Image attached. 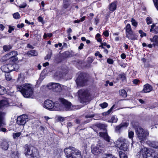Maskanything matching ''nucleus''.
<instances>
[{
  "label": "nucleus",
  "mask_w": 158,
  "mask_h": 158,
  "mask_svg": "<svg viewBox=\"0 0 158 158\" xmlns=\"http://www.w3.org/2000/svg\"><path fill=\"white\" fill-rule=\"evenodd\" d=\"M119 94L120 96L123 97H126L127 96L126 91L124 89L121 90L119 91Z\"/></svg>",
  "instance_id": "c85d7f7f"
},
{
  "label": "nucleus",
  "mask_w": 158,
  "mask_h": 158,
  "mask_svg": "<svg viewBox=\"0 0 158 158\" xmlns=\"http://www.w3.org/2000/svg\"><path fill=\"white\" fill-rule=\"evenodd\" d=\"M102 158H116L114 156L112 155L105 154H103Z\"/></svg>",
  "instance_id": "c756f323"
},
{
  "label": "nucleus",
  "mask_w": 158,
  "mask_h": 158,
  "mask_svg": "<svg viewBox=\"0 0 158 158\" xmlns=\"http://www.w3.org/2000/svg\"><path fill=\"white\" fill-rule=\"evenodd\" d=\"M13 154L15 155H16V156L17 158H19V153L18 152H14Z\"/></svg>",
  "instance_id": "0e129e2a"
},
{
  "label": "nucleus",
  "mask_w": 158,
  "mask_h": 158,
  "mask_svg": "<svg viewBox=\"0 0 158 158\" xmlns=\"http://www.w3.org/2000/svg\"><path fill=\"white\" fill-rule=\"evenodd\" d=\"M28 120V116L25 114H23L18 117L16 123L20 126H24Z\"/></svg>",
  "instance_id": "9d476101"
},
{
  "label": "nucleus",
  "mask_w": 158,
  "mask_h": 158,
  "mask_svg": "<svg viewBox=\"0 0 158 158\" xmlns=\"http://www.w3.org/2000/svg\"><path fill=\"white\" fill-rule=\"evenodd\" d=\"M71 3V0H64L63 7L64 9L67 8L70 5Z\"/></svg>",
  "instance_id": "b1692460"
},
{
  "label": "nucleus",
  "mask_w": 158,
  "mask_h": 158,
  "mask_svg": "<svg viewBox=\"0 0 158 158\" xmlns=\"http://www.w3.org/2000/svg\"><path fill=\"white\" fill-rule=\"evenodd\" d=\"M76 83L78 86H83L85 85V84L86 82L85 79L83 74L81 73L79 75L76 80Z\"/></svg>",
  "instance_id": "f8f14e48"
},
{
  "label": "nucleus",
  "mask_w": 158,
  "mask_h": 158,
  "mask_svg": "<svg viewBox=\"0 0 158 158\" xmlns=\"http://www.w3.org/2000/svg\"><path fill=\"white\" fill-rule=\"evenodd\" d=\"M6 79L8 81H10L11 79V76L9 74L5 75Z\"/></svg>",
  "instance_id": "49530a36"
},
{
  "label": "nucleus",
  "mask_w": 158,
  "mask_h": 158,
  "mask_svg": "<svg viewBox=\"0 0 158 158\" xmlns=\"http://www.w3.org/2000/svg\"><path fill=\"white\" fill-rule=\"evenodd\" d=\"M134 135V133L133 131H129L128 132V136L131 139L132 138Z\"/></svg>",
  "instance_id": "c03bdc74"
},
{
  "label": "nucleus",
  "mask_w": 158,
  "mask_h": 158,
  "mask_svg": "<svg viewBox=\"0 0 158 158\" xmlns=\"http://www.w3.org/2000/svg\"><path fill=\"white\" fill-rule=\"evenodd\" d=\"M21 135V133L20 132L14 133L13 134V137L14 139L19 137Z\"/></svg>",
  "instance_id": "a19ab883"
},
{
  "label": "nucleus",
  "mask_w": 158,
  "mask_h": 158,
  "mask_svg": "<svg viewBox=\"0 0 158 158\" xmlns=\"http://www.w3.org/2000/svg\"><path fill=\"white\" fill-rule=\"evenodd\" d=\"M10 99L6 98L0 101V108L3 107H7L10 104Z\"/></svg>",
  "instance_id": "2eb2a0df"
},
{
  "label": "nucleus",
  "mask_w": 158,
  "mask_h": 158,
  "mask_svg": "<svg viewBox=\"0 0 158 158\" xmlns=\"http://www.w3.org/2000/svg\"><path fill=\"white\" fill-rule=\"evenodd\" d=\"M97 126L100 129H102L104 130L106 129V128L107 127V126L105 124L99 123L97 125Z\"/></svg>",
  "instance_id": "2f4dec72"
},
{
  "label": "nucleus",
  "mask_w": 158,
  "mask_h": 158,
  "mask_svg": "<svg viewBox=\"0 0 158 158\" xmlns=\"http://www.w3.org/2000/svg\"><path fill=\"white\" fill-rule=\"evenodd\" d=\"M24 148V153L26 156H30L31 157H34L39 155V153L37 149L34 147L26 145Z\"/></svg>",
  "instance_id": "39448f33"
},
{
  "label": "nucleus",
  "mask_w": 158,
  "mask_h": 158,
  "mask_svg": "<svg viewBox=\"0 0 158 158\" xmlns=\"http://www.w3.org/2000/svg\"><path fill=\"white\" fill-rule=\"evenodd\" d=\"M47 86L49 89H55L57 92H60L62 90L61 86L59 83H51L48 84Z\"/></svg>",
  "instance_id": "9b49d317"
},
{
  "label": "nucleus",
  "mask_w": 158,
  "mask_h": 158,
  "mask_svg": "<svg viewBox=\"0 0 158 158\" xmlns=\"http://www.w3.org/2000/svg\"><path fill=\"white\" fill-rule=\"evenodd\" d=\"M84 45L83 43H81L80 44V46L78 47V48L79 49H82L83 48Z\"/></svg>",
  "instance_id": "338daca9"
},
{
  "label": "nucleus",
  "mask_w": 158,
  "mask_h": 158,
  "mask_svg": "<svg viewBox=\"0 0 158 158\" xmlns=\"http://www.w3.org/2000/svg\"><path fill=\"white\" fill-rule=\"evenodd\" d=\"M95 55L96 56H98V57L100 58H101L102 57V55L100 53V52L98 51L95 53Z\"/></svg>",
  "instance_id": "3c124183"
},
{
  "label": "nucleus",
  "mask_w": 158,
  "mask_h": 158,
  "mask_svg": "<svg viewBox=\"0 0 158 158\" xmlns=\"http://www.w3.org/2000/svg\"><path fill=\"white\" fill-rule=\"evenodd\" d=\"M44 128L42 126H40L39 128V130L40 131H41V134H42L44 133Z\"/></svg>",
  "instance_id": "603ef678"
},
{
  "label": "nucleus",
  "mask_w": 158,
  "mask_h": 158,
  "mask_svg": "<svg viewBox=\"0 0 158 158\" xmlns=\"http://www.w3.org/2000/svg\"><path fill=\"white\" fill-rule=\"evenodd\" d=\"M67 158H82L80 152L73 147L66 148L64 150Z\"/></svg>",
  "instance_id": "7ed1b4c3"
},
{
  "label": "nucleus",
  "mask_w": 158,
  "mask_h": 158,
  "mask_svg": "<svg viewBox=\"0 0 158 158\" xmlns=\"http://www.w3.org/2000/svg\"><path fill=\"white\" fill-rule=\"evenodd\" d=\"M147 144L150 147L155 148H158V141H156L148 140Z\"/></svg>",
  "instance_id": "f3484780"
},
{
  "label": "nucleus",
  "mask_w": 158,
  "mask_h": 158,
  "mask_svg": "<svg viewBox=\"0 0 158 158\" xmlns=\"http://www.w3.org/2000/svg\"><path fill=\"white\" fill-rule=\"evenodd\" d=\"M27 77V75L25 73H22L18 75L17 81L19 83H22L24 82V80Z\"/></svg>",
  "instance_id": "4468645a"
},
{
  "label": "nucleus",
  "mask_w": 158,
  "mask_h": 158,
  "mask_svg": "<svg viewBox=\"0 0 158 158\" xmlns=\"http://www.w3.org/2000/svg\"><path fill=\"white\" fill-rule=\"evenodd\" d=\"M38 20L39 22H41L42 24L44 23L43 19L41 16H39L38 18Z\"/></svg>",
  "instance_id": "5fc2aeb1"
},
{
  "label": "nucleus",
  "mask_w": 158,
  "mask_h": 158,
  "mask_svg": "<svg viewBox=\"0 0 158 158\" xmlns=\"http://www.w3.org/2000/svg\"><path fill=\"white\" fill-rule=\"evenodd\" d=\"M99 135L101 137L103 138L107 142L110 143H113L112 140L108 136L106 132H100L99 133Z\"/></svg>",
  "instance_id": "dca6fc26"
},
{
  "label": "nucleus",
  "mask_w": 158,
  "mask_h": 158,
  "mask_svg": "<svg viewBox=\"0 0 158 158\" xmlns=\"http://www.w3.org/2000/svg\"><path fill=\"white\" fill-rule=\"evenodd\" d=\"M126 33L131 31H132L131 25L129 24H127L126 27Z\"/></svg>",
  "instance_id": "7c9ffc66"
},
{
  "label": "nucleus",
  "mask_w": 158,
  "mask_h": 158,
  "mask_svg": "<svg viewBox=\"0 0 158 158\" xmlns=\"http://www.w3.org/2000/svg\"><path fill=\"white\" fill-rule=\"evenodd\" d=\"M132 25L135 27H137V23L135 19L132 18L131 19Z\"/></svg>",
  "instance_id": "37998d69"
},
{
  "label": "nucleus",
  "mask_w": 158,
  "mask_h": 158,
  "mask_svg": "<svg viewBox=\"0 0 158 158\" xmlns=\"http://www.w3.org/2000/svg\"><path fill=\"white\" fill-rule=\"evenodd\" d=\"M3 48L5 51H7L11 49L12 47L10 45H6L3 46Z\"/></svg>",
  "instance_id": "c9c22d12"
},
{
  "label": "nucleus",
  "mask_w": 158,
  "mask_h": 158,
  "mask_svg": "<svg viewBox=\"0 0 158 158\" xmlns=\"http://www.w3.org/2000/svg\"><path fill=\"white\" fill-rule=\"evenodd\" d=\"M108 104L106 102H104L100 104V106L102 108H106Z\"/></svg>",
  "instance_id": "a18cd8bd"
},
{
  "label": "nucleus",
  "mask_w": 158,
  "mask_h": 158,
  "mask_svg": "<svg viewBox=\"0 0 158 158\" xmlns=\"http://www.w3.org/2000/svg\"><path fill=\"white\" fill-rule=\"evenodd\" d=\"M156 8L158 10V0H153Z\"/></svg>",
  "instance_id": "de8ad7c7"
},
{
  "label": "nucleus",
  "mask_w": 158,
  "mask_h": 158,
  "mask_svg": "<svg viewBox=\"0 0 158 158\" xmlns=\"http://www.w3.org/2000/svg\"><path fill=\"white\" fill-rule=\"evenodd\" d=\"M118 120V118L116 116H112L111 119L109 121L110 123H116Z\"/></svg>",
  "instance_id": "473e14b6"
},
{
  "label": "nucleus",
  "mask_w": 158,
  "mask_h": 158,
  "mask_svg": "<svg viewBox=\"0 0 158 158\" xmlns=\"http://www.w3.org/2000/svg\"><path fill=\"white\" fill-rule=\"evenodd\" d=\"M94 114H89L87 115H86L85 116V117L86 118H91L94 117Z\"/></svg>",
  "instance_id": "052dcab7"
},
{
  "label": "nucleus",
  "mask_w": 158,
  "mask_h": 158,
  "mask_svg": "<svg viewBox=\"0 0 158 158\" xmlns=\"http://www.w3.org/2000/svg\"><path fill=\"white\" fill-rule=\"evenodd\" d=\"M10 61H12L13 62H15L18 60V58L17 56H15L9 58Z\"/></svg>",
  "instance_id": "79ce46f5"
},
{
  "label": "nucleus",
  "mask_w": 158,
  "mask_h": 158,
  "mask_svg": "<svg viewBox=\"0 0 158 158\" xmlns=\"http://www.w3.org/2000/svg\"><path fill=\"white\" fill-rule=\"evenodd\" d=\"M152 87L149 84H147L144 85L143 88L142 92L145 93H148L152 90Z\"/></svg>",
  "instance_id": "6ab92c4d"
},
{
  "label": "nucleus",
  "mask_w": 158,
  "mask_h": 158,
  "mask_svg": "<svg viewBox=\"0 0 158 158\" xmlns=\"http://www.w3.org/2000/svg\"><path fill=\"white\" fill-rule=\"evenodd\" d=\"M119 155L120 158H127V155L122 152H119Z\"/></svg>",
  "instance_id": "72a5a7b5"
},
{
  "label": "nucleus",
  "mask_w": 158,
  "mask_h": 158,
  "mask_svg": "<svg viewBox=\"0 0 158 158\" xmlns=\"http://www.w3.org/2000/svg\"><path fill=\"white\" fill-rule=\"evenodd\" d=\"M114 106V105H113L112 106V107L110 108V110H109L105 112L104 113H103V115H106L109 114H110L112 111V109H113Z\"/></svg>",
  "instance_id": "58836bf2"
},
{
  "label": "nucleus",
  "mask_w": 158,
  "mask_h": 158,
  "mask_svg": "<svg viewBox=\"0 0 158 158\" xmlns=\"http://www.w3.org/2000/svg\"><path fill=\"white\" fill-rule=\"evenodd\" d=\"M18 55L17 52L15 51H12L10 52L9 54L6 55V57L9 58L16 56Z\"/></svg>",
  "instance_id": "a878e982"
},
{
  "label": "nucleus",
  "mask_w": 158,
  "mask_h": 158,
  "mask_svg": "<svg viewBox=\"0 0 158 158\" xmlns=\"http://www.w3.org/2000/svg\"><path fill=\"white\" fill-rule=\"evenodd\" d=\"M26 4H24L20 5L19 6V7L20 8H25L26 7Z\"/></svg>",
  "instance_id": "774afa93"
},
{
  "label": "nucleus",
  "mask_w": 158,
  "mask_h": 158,
  "mask_svg": "<svg viewBox=\"0 0 158 158\" xmlns=\"http://www.w3.org/2000/svg\"><path fill=\"white\" fill-rule=\"evenodd\" d=\"M60 71L59 72V73H58V72H56L55 74V76H57L59 77H61L62 76V73L60 72Z\"/></svg>",
  "instance_id": "864d4df0"
},
{
  "label": "nucleus",
  "mask_w": 158,
  "mask_h": 158,
  "mask_svg": "<svg viewBox=\"0 0 158 158\" xmlns=\"http://www.w3.org/2000/svg\"><path fill=\"white\" fill-rule=\"evenodd\" d=\"M53 102L51 100H46L43 104V107L46 109L53 110L52 109L53 107Z\"/></svg>",
  "instance_id": "ddd939ff"
},
{
  "label": "nucleus",
  "mask_w": 158,
  "mask_h": 158,
  "mask_svg": "<svg viewBox=\"0 0 158 158\" xmlns=\"http://www.w3.org/2000/svg\"><path fill=\"white\" fill-rule=\"evenodd\" d=\"M117 4V2L116 1L112 2L109 6V10L112 11L115 10L116 8Z\"/></svg>",
  "instance_id": "412c9836"
},
{
  "label": "nucleus",
  "mask_w": 158,
  "mask_h": 158,
  "mask_svg": "<svg viewBox=\"0 0 158 158\" xmlns=\"http://www.w3.org/2000/svg\"><path fill=\"white\" fill-rule=\"evenodd\" d=\"M146 21L148 24H151L152 22V19L150 17H147L146 19Z\"/></svg>",
  "instance_id": "4c0bfd02"
},
{
  "label": "nucleus",
  "mask_w": 158,
  "mask_h": 158,
  "mask_svg": "<svg viewBox=\"0 0 158 158\" xmlns=\"http://www.w3.org/2000/svg\"><path fill=\"white\" fill-rule=\"evenodd\" d=\"M1 69L2 71L3 72L7 73H9V70L8 69V64L3 65L2 66Z\"/></svg>",
  "instance_id": "bb28decb"
},
{
  "label": "nucleus",
  "mask_w": 158,
  "mask_h": 158,
  "mask_svg": "<svg viewBox=\"0 0 158 158\" xmlns=\"http://www.w3.org/2000/svg\"><path fill=\"white\" fill-rule=\"evenodd\" d=\"M28 56H36L38 55V52L35 50H31L28 51L27 53Z\"/></svg>",
  "instance_id": "4be33fe9"
},
{
  "label": "nucleus",
  "mask_w": 158,
  "mask_h": 158,
  "mask_svg": "<svg viewBox=\"0 0 158 158\" xmlns=\"http://www.w3.org/2000/svg\"><path fill=\"white\" fill-rule=\"evenodd\" d=\"M107 62L108 64H112L114 62L113 60L112 59L110 58L107 59Z\"/></svg>",
  "instance_id": "09e8293b"
},
{
  "label": "nucleus",
  "mask_w": 158,
  "mask_h": 158,
  "mask_svg": "<svg viewBox=\"0 0 158 158\" xmlns=\"http://www.w3.org/2000/svg\"><path fill=\"white\" fill-rule=\"evenodd\" d=\"M13 17L15 19H18L20 18V15L18 12H16L13 14Z\"/></svg>",
  "instance_id": "ea45409f"
},
{
  "label": "nucleus",
  "mask_w": 158,
  "mask_h": 158,
  "mask_svg": "<svg viewBox=\"0 0 158 158\" xmlns=\"http://www.w3.org/2000/svg\"><path fill=\"white\" fill-rule=\"evenodd\" d=\"M104 147V145L99 143L95 146H91V152L94 155H98L102 152V148Z\"/></svg>",
  "instance_id": "6e6552de"
},
{
  "label": "nucleus",
  "mask_w": 158,
  "mask_h": 158,
  "mask_svg": "<svg viewBox=\"0 0 158 158\" xmlns=\"http://www.w3.org/2000/svg\"><path fill=\"white\" fill-rule=\"evenodd\" d=\"M151 149L143 147L142 148L140 151L138 152L136 156L137 158H149L148 154L151 153Z\"/></svg>",
  "instance_id": "0eeeda50"
},
{
  "label": "nucleus",
  "mask_w": 158,
  "mask_h": 158,
  "mask_svg": "<svg viewBox=\"0 0 158 158\" xmlns=\"http://www.w3.org/2000/svg\"><path fill=\"white\" fill-rule=\"evenodd\" d=\"M52 53H48L47 54V55L45 57V60H48L50 59L51 57Z\"/></svg>",
  "instance_id": "8fccbe9b"
},
{
  "label": "nucleus",
  "mask_w": 158,
  "mask_h": 158,
  "mask_svg": "<svg viewBox=\"0 0 158 158\" xmlns=\"http://www.w3.org/2000/svg\"><path fill=\"white\" fill-rule=\"evenodd\" d=\"M121 57L123 59H125L126 57V55L124 53H122L121 55Z\"/></svg>",
  "instance_id": "69168bd1"
},
{
  "label": "nucleus",
  "mask_w": 158,
  "mask_h": 158,
  "mask_svg": "<svg viewBox=\"0 0 158 158\" xmlns=\"http://www.w3.org/2000/svg\"><path fill=\"white\" fill-rule=\"evenodd\" d=\"M136 133L139 141L143 143L146 139V137L149 135V132L147 130L143 129L142 128L138 127L136 131Z\"/></svg>",
  "instance_id": "20e7f679"
},
{
  "label": "nucleus",
  "mask_w": 158,
  "mask_h": 158,
  "mask_svg": "<svg viewBox=\"0 0 158 158\" xmlns=\"http://www.w3.org/2000/svg\"><path fill=\"white\" fill-rule=\"evenodd\" d=\"M103 34L104 35V36L106 37H108L109 35V33L108 31L107 30L105 31L103 33Z\"/></svg>",
  "instance_id": "4d7b16f0"
},
{
  "label": "nucleus",
  "mask_w": 158,
  "mask_h": 158,
  "mask_svg": "<svg viewBox=\"0 0 158 158\" xmlns=\"http://www.w3.org/2000/svg\"><path fill=\"white\" fill-rule=\"evenodd\" d=\"M6 92V90L5 88L0 85V94H5Z\"/></svg>",
  "instance_id": "f704fd0d"
},
{
  "label": "nucleus",
  "mask_w": 158,
  "mask_h": 158,
  "mask_svg": "<svg viewBox=\"0 0 158 158\" xmlns=\"http://www.w3.org/2000/svg\"><path fill=\"white\" fill-rule=\"evenodd\" d=\"M120 125L121 126V127L122 128L123 127H127L128 126V124L126 123H124L121 124Z\"/></svg>",
  "instance_id": "6e6d98bb"
},
{
  "label": "nucleus",
  "mask_w": 158,
  "mask_h": 158,
  "mask_svg": "<svg viewBox=\"0 0 158 158\" xmlns=\"http://www.w3.org/2000/svg\"><path fill=\"white\" fill-rule=\"evenodd\" d=\"M24 25L23 23H21V24H18L17 27L18 28H21L23 27Z\"/></svg>",
  "instance_id": "e2e57ef3"
},
{
  "label": "nucleus",
  "mask_w": 158,
  "mask_h": 158,
  "mask_svg": "<svg viewBox=\"0 0 158 158\" xmlns=\"http://www.w3.org/2000/svg\"><path fill=\"white\" fill-rule=\"evenodd\" d=\"M78 95L81 101L85 102L88 98L89 94L87 90L81 89L78 91Z\"/></svg>",
  "instance_id": "1a4fd4ad"
},
{
  "label": "nucleus",
  "mask_w": 158,
  "mask_h": 158,
  "mask_svg": "<svg viewBox=\"0 0 158 158\" xmlns=\"http://www.w3.org/2000/svg\"><path fill=\"white\" fill-rule=\"evenodd\" d=\"M9 147V144L6 141H4L2 142L1 144V148L4 150H7Z\"/></svg>",
  "instance_id": "5701e85b"
},
{
  "label": "nucleus",
  "mask_w": 158,
  "mask_h": 158,
  "mask_svg": "<svg viewBox=\"0 0 158 158\" xmlns=\"http://www.w3.org/2000/svg\"><path fill=\"white\" fill-rule=\"evenodd\" d=\"M122 128L120 124L119 125H118L116 127L115 130L116 131H119Z\"/></svg>",
  "instance_id": "bf43d9fd"
},
{
  "label": "nucleus",
  "mask_w": 158,
  "mask_h": 158,
  "mask_svg": "<svg viewBox=\"0 0 158 158\" xmlns=\"http://www.w3.org/2000/svg\"><path fill=\"white\" fill-rule=\"evenodd\" d=\"M18 91L21 92L24 97L26 98H33V85L29 83H25L22 85H17Z\"/></svg>",
  "instance_id": "f257e3e1"
},
{
  "label": "nucleus",
  "mask_w": 158,
  "mask_h": 158,
  "mask_svg": "<svg viewBox=\"0 0 158 158\" xmlns=\"http://www.w3.org/2000/svg\"><path fill=\"white\" fill-rule=\"evenodd\" d=\"M156 26V25L155 24H153L151 26V28L150 30V31L152 32V31H153V30H154L155 29H154V27Z\"/></svg>",
  "instance_id": "680f3d73"
},
{
  "label": "nucleus",
  "mask_w": 158,
  "mask_h": 158,
  "mask_svg": "<svg viewBox=\"0 0 158 158\" xmlns=\"http://www.w3.org/2000/svg\"><path fill=\"white\" fill-rule=\"evenodd\" d=\"M7 64L9 72L17 70L19 68V65L16 64Z\"/></svg>",
  "instance_id": "a211bd4d"
},
{
  "label": "nucleus",
  "mask_w": 158,
  "mask_h": 158,
  "mask_svg": "<svg viewBox=\"0 0 158 158\" xmlns=\"http://www.w3.org/2000/svg\"><path fill=\"white\" fill-rule=\"evenodd\" d=\"M118 78L120 79L123 81H125L126 79V76L124 74L119 75Z\"/></svg>",
  "instance_id": "e433bc0d"
},
{
  "label": "nucleus",
  "mask_w": 158,
  "mask_h": 158,
  "mask_svg": "<svg viewBox=\"0 0 158 158\" xmlns=\"http://www.w3.org/2000/svg\"><path fill=\"white\" fill-rule=\"evenodd\" d=\"M126 36L129 40H135L136 39V36L132 31H131L126 33Z\"/></svg>",
  "instance_id": "aec40b11"
},
{
  "label": "nucleus",
  "mask_w": 158,
  "mask_h": 158,
  "mask_svg": "<svg viewBox=\"0 0 158 158\" xmlns=\"http://www.w3.org/2000/svg\"><path fill=\"white\" fill-rule=\"evenodd\" d=\"M116 143L120 150L125 151L128 150L129 145L128 142L124 138L122 137L119 138Z\"/></svg>",
  "instance_id": "423d86ee"
},
{
  "label": "nucleus",
  "mask_w": 158,
  "mask_h": 158,
  "mask_svg": "<svg viewBox=\"0 0 158 158\" xmlns=\"http://www.w3.org/2000/svg\"><path fill=\"white\" fill-rule=\"evenodd\" d=\"M71 103L65 99L60 98L58 101L55 102L53 104V110H66L69 109Z\"/></svg>",
  "instance_id": "f03ea898"
},
{
  "label": "nucleus",
  "mask_w": 158,
  "mask_h": 158,
  "mask_svg": "<svg viewBox=\"0 0 158 158\" xmlns=\"http://www.w3.org/2000/svg\"><path fill=\"white\" fill-rule=\"evenodd\" d=\"M5 114L3 112H0V126L4 125V123L3 121V119Z\"/></svg>",
  "instance_id": "cd10ccee"
},
{
  "label": "nucleus",
  "mask_w": 158,
  "mask_h": 158,
  "mask_svg": "<svg viewBox=\"0 0 158 158\" xmlns=\"http://www.w3.org/2000/svg\"><path fill=\"white\" fill-rule=\"evenodd\" d=\"M9 29L8 30V32L9 33H11L12 31L14 30V28L11 26H9Z\"/></svg>",
  "instance_id": "13d9d810"
},
{
  "label": "nucleus",
  "mask_w": 158,
  "mask_h": 158,
  "mask_svg": "<svg viewBox=\"0 0 158 158\" xmlns=\"http://www.w3.org/2000/svg\"><path fill=\"white\" fill-rule=\"evenodd\" d=\"M150 40L152 42H154L153 44L154 46L156 45H158V36L154 35L152 39H151Z\"/></svg>",
  "instance_id": "393cba45"
}]
</instances>
